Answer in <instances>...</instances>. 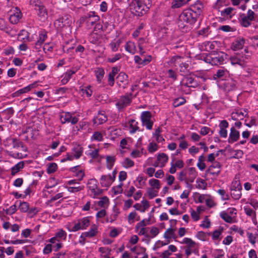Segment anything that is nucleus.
Wrapping results in <instances>:
<instances>
[{
    "label": "nucleus",
    "instance_id": "f257e3e1",
    "mask_svg": "<svg viewBox=\"0 0 258 258\" xmlns=\"http://www.w3.org/2000/svg\"><path fill=\"white\" fill-rule=\"evenodd\" d=\"M197 19V17L192 11L189 9L184 10L179 16L178 26L180 29L184 30L187 27V24L191 25L195 24Z\"/></svg>",
    "mask_w": 258,
    "mask_h": 258
},
{
    "label": "nucleus",
    "instance_id": "f03ea898",
    "mask_svg": "<svg viewBox=\"0 0 258 258\" xmlns=\"http://www.w3.org/2000/svg\"><path fill=\"white\" fill-rule=\"evenodd\" d=\"M151 6V0H133L131 5L135 11L134 14L138 16L146 14Z\"/></svg>",
    "mask_w": 258,
    "mask_h": 258
},
{
    "label": "nucleus",
    "instance_id": "7ed1b4c3",
    "mask_svg": "<svg viewBox=\"0 0 258 258\" xmlns=\"http://www.w3.org/2000/svg\"><path fill=\"white\" fill-rule=\"evenodd\" d=\"M200 85V82L192 78L190 74L185 76L180 83L181 90L186 94L190 93L191 88H195Z\"/></svg>",
    "mask_w": 258,
    "mask_h": 258
},
{
    "label": "nucleus",
    "instance_id": "20e7f679",
    "mask_svg": "<svg viewBox=\"0 0 258 258\" xmlns=\"http://www.w3.org/2000/svg\"><path fill=\"white\" fill-rule=\"evenodd\" d=\"M226 58V54L223 52L211 53L206 55L205 61L212 65H219L223 64Z\"/></svg>",
    "mask_w": 258,
    "mask_h": 258
},
{
    "label": "nucleus",
    "instance_id": "39448f33",
    "mask_svg": "<svg viewBox=\"0 0 258 258\" xmlns=\"http://www.w3.org/2000/svg\"><path fill=\"white\" fill-rule=\"evenodd\" d=\"M197 176V172L195 167L185 168L178 173V179L181 181H189L192 183Z\"/></svg>",
    "mask_w": 258,
    "mask_h": 258
},
{
    "label": "nucleus",
    "instance_id": "423d86ee",
    "mask_svg": "<svg viewBox=\"0 0 258 258\" xmlns=\"http://www.w3.org/2000/svg\"><path fill=\"white\" fill-rule=\"evenodd\" d=\"M72 23V17L67 14L60 16L55 21L54 25L58 30L61 31L64 29H70Z\"/></svg>",
    "mask_w": 258,
    "mask_h": 258
},
{
    "label": "nucleus",
    "instance_id": "0eeeda50",
    "mask_svg": "<svg viewBox=\"0 0 258 258\" xmlns=\"http://www.w3.org/2000/svg\"><path fill=\"white\" fill-rule=\"evenodd\" d=\"M81 20L86 23L87 28L90 29L100 21V17L95 12L90 11L86 15L82 17Z\"/></svg>",
    "mask_w": 258,
    "mask_h": 258
},
{
    "label": "nucleus",
    "instance_id": "6e6552de",
    "mask_svg": "<svg viewBox=\"0 0 258 258\" xmlns=\"http://www.w3.org/2000/svg\"><path fill=\"white\" fill-rule=\"evenodd\" d=\"M5 147L10 149H18L22 148V150L25 152L27 151V148L24 146V144L20 140L16 138H8L4 142Z\"/></svg>",
    "mask_w": 258,
    "mask_h": 258
},
{
    "label": "nucleus",
    "instance_id": "1a4fd4ad",
    "mask_svg": "<svg viewBox=\"0 0 258 258\" xmlns=\"http://www.w3.org/2000/svg\"><path fill=\"white\" fill-rule=\"evenodd\" d=\"M133 98L132 93L126 94L125 95L120 96L115 103V106L118 110L121 111L127 106L130 105L132 102Z\"/></svg>",
    "mask_w": 258,
    "mask_h": 258
},
{
    "label": "nucleus",
    "instance_id": "9d476101",
    "mask_svg": "<svg viewBox=\"0 0 258 258\" xmlns=\"http://www.w3.org/2000/svg\"><path fill=\"white\" fill-rule=\"evenodd\" d=\"M222 6V2L221 0H217L216 3L213 6V9L220 12L222 17L231 19L234 15L233 11L235 9L232 7H228L224 10L220 11V8Z\"/></svg>",
    "mask_w": 258,
    "mask_h": 258
},
{
    "label": "nucleus",
    "instance_id": "9b49d317",
    "mask_svg": "<svg viewBox=\"0 0 258 258\" xmlns=\"http://www.w3.org/2000/svg\"><path fill=\"white\" fill-rule=\"evenodd\" d=\"M90 221L89 217H83L78 220L74 226L71 229L69 228V231L71 232H76L80 230L86 229L90 225Z\"/></svg>",
    "mask_w": 258,
    "mask_h": 258
},
{
    "label": "nucleus",
    "instance_id": "f8f14e48",
    "mask_svg": "<svg viewBox=\"0 0 258 258\" xmlns=\"http://www.w3.org/2000/svg\"><path fill=\"white\" fill-rule=\"evenodd\" d=\"M151 118L152 114L149 111H144L141 113V120L142 124L148 130H151L153 125V121L151 120Z\"/></svg>",
    "mask_w": 258,
    "mask_h": 258
},
{
    "label": "nucleus",
    "instance_id": "ddd939ff",
    "mask_svg": "<svg viewBox=\"0 0 258 258\" xmlns=\"http://www.w3.org/2000/svg\"><path fill=\"white\" fill-rule=\"evenodd\" d=\"M60 119L62 124L70 122L74 125L77 124L79 121L78 117L73 116L72 114L69 112H64L60 115Z\"/></svg>",
    "mask_w": 258,
    "mask_h": 258
},
{
    "label": "nucleus",
    "instance_id": "4468645a",
    "mask_svg": "<svg viewBox=\"0 0 258 258\" xmlns=\"http://www.w3.org/2000/svg\"><path fill=\"white\" fill-rule=\"evenodd\" d=\"M221 167L222 165L219 162L215 161L209 166L206 172L217 177L221 172Z\"/></svg>",
    "mask_w": 258,
    "mask_h": 258
},
{
    "label": "nucleus",
    "instance_id": "2eb2a0df",
    "mask_svg": "<svg viewBox=\"0 0 258 258\" xmlns=\"http://www.w3.org/2000/svg\"><path fill=\"white\" fill-rule=\"evenodd\" d=\"M204 8V6L203 2L198 0L192 5L189 9L192 11L198 18L202 13Z\"/></svg>",
    "mask_w": 258,
    "mask_h": 258
},
{
    "label": "nucleus",
    "instance_id": "dca6fc26",
    "mask_svg": "<svg viewBox=\"0 0 258 258\" xmlns=\"http://www.w3.org/2000/svg\"><path fill=\"white\" fill-rule=\"evenodd\" d=\"M245 42V39L243 37H237L231 44V48L234 51L238 50L243 48Z\"/></svg>",
    "mask_w": 258,
    "mask_h": 258
},
{
    "label": "nucleus",
    "instance_id": "f3484780",
    "mask_svg": "<svg viewBox=\"0 0 258 258\" xmlns=\"http://www.w3.org/2000/svg\"><path fill=\"white\" fill-rule=\"evenodd\" d=\"M229 126V123L226 120H222L220 122L219 127L220 130L219 131V135L220 137L222 138H226L227 137V128Z\"/></svg>",
    "mask_w": 258,
    "mask_h": 258
},
{
    "label": "nucleus",
    "instance_id": "a211bd4d",
    "mask_svg": "<svg viewBox=\"0 0 258 258\" xmlns=\"http://www.w3.org/2000/svg\"><path fill=\"white\" fill-rule=\"evenodd\" d=\"M240 138V132L237 131L234 126L230 128V132L228 139L229 144H233L237 142Z\"/></svg>",
    "mask_w": 258,
    "mask_h": 258
},
{
    "label": "nucleus",
    "instance_id": "6ab92c4d",
    "mask_svg": "<svg viewBox=\"0 0 258 258\" xmlns=\"http://www.w3.org/2000/svg\"><path fill=\"white\" fill-rule=\"evenodd\" d=\"M22 17V14L20 10L16 8L14 12L10 14L9 21L12 24H16L19 22Z\"/></svg>",
    "mask_w": 258,
    "mask_h": 258
},
{
    "label": "nucleus",
    "instance_id": "aec40b11",
    "mask_svg": "<svg viewBox=\"0 0 258 258\" xmlns=\"http://www.w3.org/2000/svg\"><path fill=\"white\" fill-rule=\"evenodd\" d=\"M48 32L44 29H41L38 32V35L37 41L35 42V45L41 46L47 39Z\"/></svg>",
    "mask_w": 258,
    "mask_h": 258
},
{
    "label": "nucleus",
    "instance_id": "412c9836",
    "mask_svg": "<svg viewBox=\"0 0 258 258\" xmlns=\"http://www.w3.org/2000/svg\"><path fill=\"white\" fill-rule=\"evenodd\" d=\"M107 120V116L104 111H99L97 115L93 118V123L95 124H101Z\"/></svg>",
    "mask_w": 258,
    "mask_h": 258
},
{
    "label": "nucleus",
    "instance_id": "4be33fe9",
    "mask_svg": "<svg viewBox=\"0 0 258 258\" xmlns=\"http://www.w3.org/2000/svg\"><path fill=\"white\" fill-rule=\"evenodd\" d=\"M37 12V15L42 21H44L47 18V11L44 6L42 4L35 9Z\"/></svg>",
    "mask_w": 258,
    "mask_h": 258
},
{
    "label": "nucleus",
    "instance_id": "5701e85b",
    "mask_svg": "<svg viewBox=\"0 0 258 258\" xmlns=\"http://www.w3.org/2000/svg\"><path fill=\"white\" fill-rule=\"evenodd\" d=\"M113 182L110 174L102 175L100 180L101 186L104 187H109Z\"/></svg>",
    "mask_w": 258,
    "mask_h": 258
},
{
    "label": "nucleus",
    "instance_id": "b1692460",
    "mask_svg": "<svg viewBox=\"0 0 258 258\" xmlns=\"http://www.w3.org/2000/svg\"><path fill=\"white\" fill-rule=\"evenodd\" d=\"M228 75V71L223 68L219 69L216 73L213 75L214 80H223Z\"/></svg>",
    "mask_w": 258,
    "mask_h": 258
},
{
    "label": "nucleus",
    "instance_id": "393cba45",
    "mask_svg": "<svg viewBox=\"0 0 258 258\" xmlns=\"http://www.w3.org/2000/svg\"><path fill=\"white\" fill-rule=\"evenodd\" d=\"M76 71L74 70H68L61 77V83L62 85H65L68 83L72 77V76L76 73Z\"/></svg>",
    "mask_w": 258,
    "mask_h": 258
},
{
    "label": "nucleus",
    "instance_id": "a878e982",
    "mask_svg": "<svg viewBox=\"0 0 258 258\" xmlns=\"http://www.w3.org/2000/svg\"><path fill=\"white\" fill-rule=\"evenodd\" d=\"M35 85L36 83H33L21 89L18 90V91L15 92L12 94V97H17L23 93H25L30 91L33 88H34L35 86Z\"/></svg>",
    "mask_w": 258,
    "mask_h": 258
},
{
    "label": "nucleus",
    "instance_id": "bb28decb",
    "mask_svg": "<svg viewBox=\"0 0 258 258\" xmlns=\"http://www.w3.org/2000/svg\"><path fill=\"white\" fill-rule=\"evenodd\" d=\"M119 71V69L117 67H113L111 71L108 74V84L112 87L114 84V77Z\"/></svg>",
    "mask_w": 258,
    "mask_h": 258
},
{
    "label": "nucleus",
    "instance_id": "cd10ccee",
    "mask_svg": "<svg viewBox=\"0 0 258 258\" xmlns=\"http://www.w3.org/2000/svg\"><path fill=\"white\" fill-rule=\"evenodd\" d=\"M180 243L186 244L187 245L185 248L191 250H192L198 245V244L196 243L194 240H192L191 238L187 237L184 238L182 241Z\"/></svg>",
    "mask_w": 258,
    "mask_h": 258
},
{
    "label": "nucleus",
    "instance_id": "c85d7f7f",
    "mask_svg": "<svg viewBox=\"0 0 258 258\" xmlns=\"http://www.w3.org/2000/svg\"><path fill=\"white\" fill-rule=\"evenodd\" d=\"M230 60L232 65L238 64L242 66L244 61L243 56L238 54L231 56Z\"/></svg>",
    "mask_w": 258,
    "mask_h": 258
},
{
    "label": "nucleus",
    "instance_id": "c756f323",
    "mask_svg": "<svg viewBox=\"0 0 258 258\" xmlns=\"http://www.w3.org/2000/svg\"><path fill=\"white\" fill-rule=\"evenodd\" d=\"M0 30L9 35H11L13 31L12 28L7 24L5 20L2 18H0Z\"/></svg>",
    "mask_w": 258,
    "mask_h": 258
},
{
    "label": "nucleus",
    "instance_id": "7c9ffc66",
    "mask_svg": "<svg viewBox=\"0 0 258 258\" xmlns=\"http://www.w3.org/2000/svg\"><path fill=\"white\" fill-rule=\"evenodd\" d=\"M240 16L241 18L240 24L244 27L247 28L249 27L251 25L250 21L253 20L252 19H251L249 16H248L247 15L246 16L245 14H242Z\"/></svg>",
    "mask_w": 258,
    "mask_h": 258
},
{
    "label": "nucleus",
    "instance_id": "2f4dec72",
    "mask_svg": "<svg viewBox=\"0 0 258 258\" xmlns=\"http://www.w3.org/2000/svg\"><path fill=\"white\" fill-rule=\"evenodd\" d=\"M157 160H158V162L160 164V167L162 168L165 166L167 162L168 157L165 153H160L157 155Z\"/></svg>",
    "mask_w": 258,
    "mask_h": 258
},
{
    "label": "nucleus",
    "instance_id": "473e14b6",
    "mask_svg": "<svg viewBox=\"0 0 258 258\" xmlns=\"http://www.w3.org/2000/svg\"><path fill=\"white\" fill-rule=\"evenodd\" d=\"M192 78H195L197 80L200 82V84L205 82L207 80L206 76L203 72H196L190 74Z\"/></svg>",
    "mask_w": 258,
    "mask_h": 258
},
{
    "label": "nucleus",
    "instance_id": "72a5a7b5",
    "mask_svg": "<svg viewBox=\"0 0 258 258\" xmlns=\"http://www.w3.org/2000/svg\"><path fill=\"white\" fill-rule=\"evenodd\" d=\"M130 125V133L131 134L135 133L137 131L139 130L138 126V122L135 119H132L129 121Z\"/></svg>",
    "mask_w": 258,
    "mask_h": 258
},
{
    "label": "nucleus",
    "instance_id": "f704fd0d",
    "mask_svg": "<svg viewBox=\"0 0 258 258\" xmlns=\"http://www.w3.org/2000/svg\"><path fill=\"white\" fill-rule=\"evenodd\" d=\"M24 166L23 161H20L13 166L11 168V175H15L19 172L21 169H23Z\"/></svg>",
    "mask_w": 258,
    "mask_h": 258
},
{
    "label": "nucleus",
    "instance_id": "c9c22d12",
    "mask_svg": "<svg viewBox=\"0 0 258 258\" xmlns=\"http://www.w3.org/2000/svg\"><path fill=\"white\" fill-rule=\"evenodd\" d=\"M74 155L76 159H78L81 157L83 152V148L79 145H76L73 149Z\"/></svg>",
    "mask_w": 258,
    "mask_h": 258
},
{
    "label": "nucleus",
    "instance_id": "e433bc0d",
    "mask_svg": "<svg viewBox=\"0 0 258 258\" xmlns=\"http://www.w3.org/2000/svg\"><path fill=\"white\" fill-rule=\"evenodd\" d=\"M100 38V35L97 32H92L89 36V41L92 44H97Z\"/></svg>",
    "mask_w": 258,
    "mask_h": 258
},
{
    "label": "nucleus",
    "instance_id": "4c0bfd02",
    "mask_svg": "<svg viewBox=\"0 0 258 258\" xmlns=\"http://www.w3.org/2000/svg\"><path fill=\"white\" fill-rule=\"evenodd\" d=\"M79 166L74 167L71 169V170L74 172V176L78 178V180H79V181H81L85 176V173L82 170L78 171L77 168Z\"/></svg>",
    "mask_w": 258,
    "mask_h": 258
},
{
    "label": "nucleus",
    "instance_id": "58836bf2",
    "mask_svg": "<svg viewBox=\"0 0 258 258\" xmlns=\"http://www.w3.org/2000/svg\"><path fill=\"white\" fill-rule=\"evenodd\" d=\"M106 160L107 168L109 170L111 169L115 162V157L113 156H107L106 157Z\"/></svg>",
    "mask_w": 258,
    "mask_h": 258
},
{
    "label": "nucleus",
    "instance_id": "ea45409f",
    "mask_svg": "<svg viewBox=\"0 0 258 258\" xmlns=\"http://www.w3.org/2000/svg\"><path fill=\"white\" fill-rule=\"evenodd\" d=\"M98 233L97 228L94 225L88 231L83 232L86 237H93L95 236Z\"/></svg>",
    "mask_w": 258,
    "mask_h": 258
},
{
    "label": "nucleus",
    "instance_id": "a19ab883",
    "mask_svg": "<svg viewBox=\"0 0 258 258\" xmlns=\"http://www.w3.org/2000/svg\"><path fill=\"white\" fill-rule=\"evenodd\" d=\"M95 73L97 82L98 83H100L105 74L104 69L101 68H98L95 70Z\"/></svg>",
    "mask_w": 258,
    "mask_h": 258
},
{
    "label": "nucleus",
    "instance_id": "79ce46f5",
    "mask_svg": "<svg viewBox=\"0 0 258 258\" xmlns=\"http://www.w3.org/2000/svg\"><path fill=\"white\" fill-rule=\"evenodd\" d=\"M125 49L126 51L132 54H134L136 51V46L134 42L129 41L125 45Z\"/></svg>",
    "mask_w": 258,
    "mask_h": 258
},
{
    "label": "nucleus",
    "instance_id": "37998d69",
    "mask_svg": "<svg viewBox=\"0 0 258 258\" xmlns=\"http://www.w3.org/2000/svg\"><path fill=\"white\" fill-rule=\"evenodd\" d=\"M220 217L224 220L226 222L228 223H232L233 222V218L227 213L225 211L221 212L220 214Z\"/></svg>",
    "mask_w": 258,
    "mask_h": 258
},
{
    "label": "nucleus",
    "instance_id": "c03bdc74",
    "mask_svg": "<svg viewBox=\"0 0 258 258\" xmlns=\"http://www.w3.org/2000/svg\"><path fill=\"white\" fill-rule=\"evenodd\" d=\"M190 0H173L172 7L175 8H180Z\"/></svg>",
    "mask_w": 258,
    "mask_h": 258
},
{
    "label": "nucleus",
    "instance_id": "a18cd8bd",
    "mask_svg": "<svg viewBox=\"0 0 258 258\" xmlns=\"http://www.w3.org/2000/svg\"><path fill=\"white\" fill-rule=\"evenodd\" d=\"M205 160V158L203 155L199 156L197 165L198 168L201 171H203L206 168V164L204 163Z\"/></svg>",
    "mask_w": 258,
    "mask_h": 258
},
{
    "label": "nucleus",
    "instance_id": "49530a36",
    "mask_svg": "<svg viewBox=\"0 0 258 258\" xmlns=\"http://www.w3.org/2000/svg\"><path fill=\"white\" fill-rule=\"evenodd\" d=\"M55 238L59 241L61 240H66L67 237V233L63 229H59L55 234Z\"/></svg>",
    "mask_w": 258,
    "mask_h": 258
},
{
    "label": "nucleus",
    "instance_id": "de8ad7c7",
    "mask_svg": "<svg viewBox=\"0 0 258 258\" xmlns=\"http://www.w3.org/2000/svg\"><path fill=\"white\" fill-rule=\"evenodd\" d=\"M86 154L87 156H90L93 159H97L99 156V149H95L94 150H90L87 152H86Z\"/></svg>",
    "mask_w": 258,
    "mask_h": 258
},
{
    "label": "nucleus",
    "instance_id": "09e8293b",
    "mask_svg": "<svg viewBox=\"0 0 258 258\" xmlns=\"http://www.w3.org/2000/svg\"><path fill=\"white\" fill-rule=\"evenodd\" d=\"M120 43L121 41L120 40L118 39L116 41H112L110 42L109 46L113 52H116L118 50Z\"/></svg>",
    "mask_w": 258,
    "mask_h": 258
},
{
    "label": "nucleus",
    "instance_id": "8fccbe9b",
    "mask_svg": "<svg viewBox=\"0 0 258 258\" xmlns=\"http://www.w3.org/2000/svg\"><path fill=\"white\" fill-rule=\"evenodd\" d=\"M244 211L245 214L249 217H252L253 218H256V212L249 207L245 206L244 207Z\"/></svg>",
    "mask_w": 258,
    "mask_h": 258
},
{
    "label": "nucleus",
    "instance_id": "3c124183",
    "mask_svg": "<svg viewBox=\"0 0 258 258\" xmlns=\"http://www.w3.org/2000/svg\"><path fill=\"white\" fill-rule=\"evenodd\" d=\"M91 86L85 87L83 88L80 89V91L83 95H86L87 97H89L92 95L93 91L90 89Z\"/></svg>",
    "mask_w": 258,
    "mask_h": 258
},
{
    "label": "nucleus",
    "instance_id": "603ef678",
    "mask_svg": "<svg viewBox=\"0 0 258 258\" xmlns=\"http://www.w3.org/2000/svg\"><path fill=\"white\" fill-rule=\"evenodd\" d=\"M103 139V135L99 132H95L91 137V140L98 142L102 141Z\"/></svg>",
    "mask_w": 258,
    "mask_h": 258
},
{
    "label": "nucleus",
    "instance_id": "864d4df0",
    "mask_svg": "<svg viewBox=\"0 0 258 258\" xmlns=\"http://www.w3.org/2000/svg\"><path fill=\"white\" fill-rule=\"evenodd\" d=\"M53 44L51 42H48L44 44L43 49L45 53L52 52L53 49Z\"/></svg>",
    "mask_w": 258,
    "mask_h": 258
},
{
    "label": "nucleus",
    "instance_id": "5fc2aeb1",
    "mask_svg": "<svg viewBox=\"0 0 258 258\" xmlns=\"http://www.w3.org/2000/svg\"><path fill=\"white\" fill-rule=\"evenodd\" d=\"M231 190H238V189H242V186L240 184V181L239 180L235 179L234 180L231 184Z\"/></svg>",
    "mask_w": 258,
    "mask_h": 258
},
{
    "label": "nucleus",
    "instance_id": "6e6d98bb",
    "mask_svg": "<svg viewBox=\"0 0 258 258\" xmlns=\"http://www.w3.org/2000/svg\"><path fill=\"white\" fill-rule=\"evenodd\" d=\"M150 218H149L147 220L143 219L140 222L138 223L136 225L135 228L136 229H139L141 227H145L147 225H149V222L150 221Z\"/></svg>",
    "mask_w": 258,
    "mask_h": 258
},
{
    "label": "nucleus",
    "instance_id": "4d7b16f0",
    "mask_svg": "<svg viewBox=\"0 0 258 258\" xmlns=\"http://www.w3.org/2000/svg\"><path fill=\"white\" fill-rule=\"evenodd\" d=\"M241 190L242 189H235L231 190V195L232 198L235 200H239L242 196Z\"/></svg>",
    "mask_w": 258,
    "mask_h": 258
},
{
    "label": "nucleus",
    "instance_id": "13d9d810",
    "mask_svg": "<svg viewBox=\"0 0 258 258\" xmlns=\"http://www.w3.org/2000/svg\"><path fill=\"white\" fill-rule=\"evenodd\" d=\"M175 230L171 227L168 228L164 233L163 237L166 239H170L173 236Z\"/></svg>",
    "mask_w": 258,
    "mask_h": 258
},
{
    "label": "nucleus",
    "instance_id": "bf43d9fd",
    "mask_svg": "<svg viewBox=\"0 0 258 258\" xmlns=\"http://www.w3.org/2000/svg\"><path fill=\"white\" fill-rule=\"evenodd\" d=\"M97 181L95 179H90L87 183V186L90 190H94V188L97 186Z\"/></svg>",
    "mask_w": 258,
    "mask_h": 258
},
{
    "label": "nucleus",
    "instance_id": "052dcab7",
    "mask_svg": "<svg viewBox=\"0 0 258 258\" xmlns=\"http://www.w3.org/2000/svg\"><path fill=\"white\" fill-rule=\"evenodd\" d=\"M29 208V204L26 202L20 203L19 209L22 212L25 213L28 211Z\"/></svg>",
    "mask_w": 258,
    "mask_h": 258
},
{
    "label": "nucleus",
    "instance_id": "680f3d73",
    "mask_svg": "<svg viewBox=\"0 0 258 258\" xmlns=\"http://www.w3.org/2000/svg\"><path fill=\"white\" fill-rule=\"evenodd\" d=\"M84 189V186H70L67 187V190L69 192L71 193H75Z\"/></svg>",
    "mask_w": 258,
    "mask_h": 258
},
{
    "label": "nucleus",
    "instance_id": "e2e57ef3",
    "mask_svg": "<svg viewBox=\"0 0 258 258\" xmlns=\"http://www.w3.org/2000/svg\"><path fill=\"white\" fill-rule=\"evenodd\" d=\"M185 102L186 100L184 98H178L174 100L173 105L174 107H177L183 105Z\"/></svg>",
    "mask_w": 258,
    "mask_h": 258
},
{
    "label": "nucleus",
    "instance_id": "0e129e2a",
    "mask_svg": "<svg viewBox=\"0 0 258 258\" xmlns=\"http://www.w3.org/2000/svg\"><path fill=\"white\" fill-rule=\"evenodd\" d=\"M147 192L150 199H152L158 196V190H156L152 188H148Z\"/></svg>",
    "mask_w": 258,
    "mask_h": 258
},
{
    "label": "nucleus",
    "instance_id": "69168bd1",
    "mask_svg": "<svg viewBox=\"0 0 258 258\" xmlns=\"http://www.w3.org/2000/svg\"><path fill=\"white\" fill-rule=\"evenodd\" d=\"M134 166V162L128 158H125L123 162V166L125 168L132 167Z\"/></svg>",
    "mask_w": 258,
    "mask_h": 258
},
{
    "label": "nucleus",
    "instance_id": "338daca9",
    "mask_svg": "<svg viewBox=\"0 0 258 258\" xmlns=\"http://www.w3.org/2000/svg\"><path fill=\"white\" fill-rule=\"evenodd\" d=\"M149 182L152 186L156 188L157 190L160 188V181L158 179L152 178L149 180Z\"/></svg>",
    "mask_w": 258,
    "mask_h": 258
},
{
    "label": "nucleus",
    "instance_id": "774afa93",
    "mask_svg": "<svg viewBox=\"0 0 258 258\" xmlns=\"http://www.w3.org/2000/svg\"><path fill=\"white\" fill-rule=\"evenodd\" d=\"M57 164L55 163H49L47 168V172L48 173H52L54 172L57 169Z\"/></svg>",
    "mask_w": 258,
    "mask_h": 258
}]
</instances>
